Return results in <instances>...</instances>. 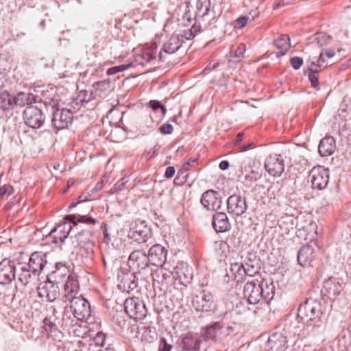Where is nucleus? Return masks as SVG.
I'll use <instances>...</instances> for the list:
<instances>
[{"mask_svg": "<svg viewBox=\"0 0 351 351\" xmlns=\"http://www.w3.org/2000/svg\"><path fill=\"white\" fill-rule=\"evenodd\" d=\"M64 297L67 300L77 298L76 295L78 293L79 291V282L75 275L70 274L68 276L64 285Z\"/></svg>", "mask_w": 351, "mask_h": 351, "instance_id": "nucleus-28", "label": "nucleus"}, {"mask_svg": "<svg viewBox=\"0 0 351 351\" xmlns=\"http://www.w3.org/2000/svg\"><path fill=\"white\" fill-rule=\"evenodd\" d=\"M171 348L172 346L167 343L165 338H160L158 351H171Z\"/></svg>", "mask_w": 351, "mask_h": 351, "instance_id": "nucleus-50", "label": "nucleus"}, {"mask_svg": "<svg viewBox=\"0 0 351 351\" xmlns=\"http://www.w3.org/2000/svg\"><path fill=\"white\" fill-rule=\"evenodd\" d=\"M249 20H250L249 17L241 16V17L238 18L237 20H235L234 22L241 23V22H246V21H247Z\"/></svg>", "mask_w": 351, "mask_h": 351, "instance_id": "nucleus-64", "label": "nucleus"}, {"mask_svg": "<svg viewBox=\"0 0 351 351\" xmlns=\"http://www.w3.org/2000/svg\"><path fill=\"white\" fill-rule=\"evenodd\" d=\"M128 263L130 267L138 269L139 272L141 270L147 267L149 261L145 252L138 250H134L130 254Z\"/></svg>", "mask_w": 351, "mask_h": 351, "instance_id": "nucleus-20", "label": "nucleus"}, {"mask_svg": "<svg viewBox=\"0 0 351 351\" xmlns=\"http://www.w3.org/2000/svg\"><path fill=\"white\" fill-rule=\"evenodd\" d=\"M322 55H324L326 58H332L335 56V52L334 49H323L322 51Z\"/></svg>", "mask_w": 351, "mask_h": 351, "instance_id": "nucleus-56", "label": "nucleus"}, {"mask_svg": "<svg viewBox=\"0 0 351 351\" xmlns=\"http://www.w3.org/2000/svg\"><path fill=\"white\" fill-rule=\"evenodd\" d=\"M23 114L25 123L32 128H40L45 123V117L43 113L35 106L27 108Z\"/></svg>", "mask_w": 351, "mask_h": 351, "instance_id": "nucleus-10", "label": "nucleus"}, {"mask_svg": "<svg viewBox=\"0 0 351 351\" xmlns=\"http://www.w3.org/2000/svg\"><path fill=\"white\" fill-rule=\"evenodd\" d=\"M201 343L199 334L188 332L182 337L180 347L183 351H199Z\"/></svg>", "mask_w": 351, "mask_h": 351, "instance_id": "nucleus-25", "label": "nucleus"}, {"mask_svg": "<svg viewBox=\"0 0 351 351\" xmlns=\"http://www.w3.org/2000/svg\"><path fill=\"white\" fill-rule=\"evenodd\" d=\"M312 187L322 190L326 187L329 180V172L322 166L313 167L310 172Z\"/></svg>", "mask_w": 351, "mask_h": 351, "instance_id": "nucleus-8", "label": "nucleus"}, {"mask_svg": "<svg viewBox=\"0 0 351 351\" xmlns=\"http://www.w3.org/2000/svg\"><path fill=\"white\" fill-rule=\"evenodd\" d=\"M130 237L139 243L146 242L151 237L152 232L145 221H136L130 228Z\"/></svg>", "mask_w": 351, "mask_h": 351, "instance_id": "nucleus-11", "label": "nucleus"}, {"mask_svg": "<svg viewBox=\"0 0 351 351\" xmlns=\"http://www.w3.org/2000/svg\"><path fill=\"white\" fill-rule=\"evenodd\" d=\"M243 295L250 304H257L261 300V287L258 281H247L243 287Z\"/></svg>", "mask_w": 351, "mask_h": 351, "instance_id": "nucleus-14", "label": "nucleus"}, {"mask_svg": "<svg viewBox=\"0 0 351 351\" xmlns=\"http://www.w3.org/2000/svg\"><path fill=\"white\" fill-rule=\"evenodd\" d=\"M75 215L66 216L64 219L67 221L60 223L54 228L47 236V240L54 243L63 242L68 237L73 227L77 226V222L75 221Z\"/></svg>", "mask_w": 351, "mask_h": 351, "instance_id": "nucleus-3", "label": "nucleus"}, {"mask_svg": "<svg viewBox=\"0 0 351 351\" xmlns=\"http://www.w3.org/2000/svg\"><path fill=\"white\" fill-rule=\"evenodd\" d=\"M243 135H244L243 132H239L237 135V137H236L235 141H234V144L235 145H239L241 142L242 138H243Z\"/></svg>", "mask_w": 351, "mask_h": 351, "instance_id": "nucleus-62", "label": "nucleus"}, {"mask_svg": "<svg viewBox=\"0 0 351 351\" xmlns=\"http://www.w3.org/2000/svg\"><path fill=\"white\" fill-rule=\"evenodd\" d=\"M335 149V141L332 136H326L322 138L319 145V153L323 156H328L332 154Z\"/></svg>", "mask_w": 351, "mask_h": 351, "instance_id": "nucleus-31", "label": "nucleus"}, {"mask_svg": "<svg viewBox=\"0 0 351 351\" xmlns=\"http://www.w3.org/2000/svg\"><path fill=\"white\" fill-rule=\"evenodd\" d=\"M86 198L83 199V198H82V195H80V196L79 197V200H78L77 202H71V205L69 206V208H74V207H75V206H76L79 203L82 202H84V201H86Z\"/></svg>", "mask_w": 351, "mask_h": 351, "instance_id": "nucleus-61", "label": "nucleus"}, {"mask_svg": "<svg viewBox=\"0 0 351 351\" xmlns=\"http://www.w3.org/2000/svg\"><path fill=\"white\" fill-rule=\"evenodd\" d=\"M324 56L322 55V52L319 54V57L317 61V63L315 64V68H322V67H326V66L324 65L325 60L324 58Z\"/></svg>", "mask_w": 351, "mask_h": 351, "instance_id": "nucleus-55", "label": "nucleus"}, {"mask_svg": "<svg viewBox=\"0 0 351 351\" xmlns=\"http://www.w3.org/2000/svg\"><path fill=\"white\" fill-rule=\"evenodd\" d=\"M16 277V267L14 263L8 259H3L0 263V284H10Z\"/></svg>", "mask_w": 351, "mask_h": 351, "instance_id": "nucleus-17", "label": "nucleus"}, {"mask_svg": "<svg viewBox=\"0 0 351 351\" xmlns=\"http://www.w3.org/2000/svg\"><path fill=\"white\" fill-rule=\"evenodd\" d=\"M289 339L284 332L276 327L269 337L268 345L273 351H280L286 347Z\"/></svg>", "mask_w": 351, "mask_h": 351, "instance_id": "nucleus-18", "label": "nucleus"}, {"mask_svg": "<svg viewBox=\"0 0 351 351\" xmlns=\"http://www.w3.org/2000/svg\"><path fill=\"white\" fill-rule=\"evenodd\" d=\"M298 322L296 319L287 317L281 320L276 327L284 332L287 337L291 338L298 332Z\"/></svg>", "mask_w": 351, "mask_h": 351, "instance_id": "nucleus-29", "label": "nucleus"}, {"mask_svg": "<svg viewBox=\"0 0 351 351\" xmlns=\"http://www.w3.org/2000/svg\"><path fill=\"white\" fill-rule=\"evenodd\" d=\"M93 341L96 346L103 347L106 342V335L102 332H98Z\"/></svg>", "mask_w": 351, "mask_h": 351, "instance_id": "nucleus-46", "label": "nucleus"}, {"mask_svg": "<svg viewBox=\"0 0 351 351\" xmlns=\"http://www.w3.org/2000/svg\"><path fill=\"white\" fill-rule=\"evenodd\" d=\"M147 106H149L152 109L154 113H157L156 117V120L155 121L156 123L165 117L167 110L165 107L162 106L160 101L156 100H151L147 104Z\"/></svg>", "mask_w": 351, "mask_h": 351, "instance_id": "nucleus-36", "label": "nucleus"}, {"mask_svg": "<svg viewBox=\"0 0 351 351\" xmlns=\"http://www.w3.org/2000/svg\"><path fill=\"white\" fill-rule=\"evenodd\" d=\"M298 315L309 326L319 327L324 323L321 302L315 299L308 298L298 308Z\"/></svg>", "mask_w": 351, "mask_h": 351, "instance_id": "nucleus-2", "label": "nucleus"}, {"mask_svg": "<svg viewBox=\"0 0 351 351\" xmlns=\"http://www.w3.org/2000/svg\"><path fill=\"white\" fill-rule=\"evenodd\" d=\"M241 173L244 176L245 179L250 182L256 181L261 176L257 171L253 169L248 171L246 166L245 168L241 166Z\"/></svg>", "mask_w": 351, "mask_h": 351, "instance_id": "nucleus-41", "label": "nucleus"}, {"mask_svg": "<svg viewBox=\"0 0 351 351\" xmlns=\"http://www.w3.org/2000/svg\"><path fill=\"white\" fill-rule=\"evenodd\" d=\"M13 104L23 107L31 105L36 102V96L33 93L26 92H19L13 97Z\"/></svg>", "mask_w": 351, "mask_h": 351, "instance_id": "nucleus-33", "label": "nucleus"}, {"mask_svg": "<svg viewBox=\"0 0 351 351\" xmlns=\"http://www.w3.org/2000/svg\"><path fill=\"white\" fill-rule=\"evenodd\" d=\"M175 168L172 166L168 167L165 172V176L166 178H171L175 174Z\"/></svg>", "mask_w": 351, "mask_h": 351, "instance_id": "nucleus-54", "label": "nucleus"}, {"mask_svg": "<svg viewBox=\"0 0 351 351\" xmlns=\"http://www.w3.org/2000/svg\"><path fill=\"white\" fill-rule=\"evenodd\" d=\"M159 267L153 270L152 272V278L154 282L158 284H164L167 282L173 275V272L169 268L167 267L165 264L158 265Z\"/></svg>", "mask_w": 351, "mask_h": 351, "instance_id": "nucleus-27", "label": "nucleus"}, {"mask_svg": "<svg viewBox=\"0 0 351 351\" xmlns=\"http://www.w3.org/2000/svg\"><path fill=\"white\" fill-rule=\"evenodd\" d=\"M158 53L156 43H151L136 54L134 60L137 64L144 65L158 58Z\"/></svg>", "mask_w": 351, "mask_h": 351, "instance_id": "nucleus-13", "label": "nucleus"}, {"mask_svg": "<svg viewBox=\"0 0 351 351\" xmlns=\"http://www.w3.org/2000/svg\"><path fill=\"white\" fill-rule=\"evenodd\" d=\"M47 263L46 254L36 252L31 255L29 263L25 265L32 270L34 276H39Z\"/></svg>", "mask_w": 351, "mask_h": 351, "instance_id": "nucleus-23", "label": "nucleus"}, {"mask_svg": "<svg viewBox=\"0 0 351 351\" xmlns=\"http://www.w3.org/2000/svg\"><path fill=\"white\" fill-rule=\"evenodd\" d=\"M73 243L84 250L86 254H92L95 244L93 232L89 230H83L75 235Z\"/></svg>", "mask_w": 351, "mask_h": 351, "instance_id": "nucleus-7", "label": "nucleus"}, {"mask_svg": "<svg viewBox=\"0 0 351 351\" xmlns=\"http://www.w3.org/2000/svg\"><path fill=\"white\" fill-rule=\"evenodd\" d=\"M124 308L128 315L136 321L143 319L147 314L143 301L136 297L127 298L124 302Z\"/></svg>", "mask_w": 351, "mask_h": 351, "instance_id": "nucleus-4", "label": "nucleus"}, {"mask_svg": "<svg viewBox=\"0 0 351 351\" xmlns=\"http://www.w3.org/2000/svg\"><path fill=\"white\" fill-rule=\"evenodd\" d=\"M192 304L197 311H210L214 306V297L210 292L203 291L193 298Z\"/></svg>", "mask_w": 351, "mask_h": 351, "instance_id": "nucleus-12", "label": "nucleus"}, {"mask_svg": "<svg viewBox=\"0 0 351 351\" xmlns=\"http://www.w3.org/2000/svg\"><path fill=\"white\" fill-rule=\"evenodd\" d=\"M343 291V286L337 280L329 278L324 282L322 295L330 300H335Z\"/></svg>", "mask_w": 351, "mask_h": 351, "instance_id": "nucleus-21", "label": "nucleus"}, {"mask_svg": "<svg viewBox=\"0 0 351 351\" xmlns=\"http://www.w3.org/2000/svg\"><path fill=\"white\" fill-rule=\"evenodd\" d=\"M68 273V269L66 267H63L62 269H56L49 276V279H53V282L58 285L60 283V280L62 278L66 276Z\"/></svg>", "mask_w": 351, "mask_h": 351, "instance_id": "nucleus-42", "label": "nucleus"}, {"mask_svg": "<svg viewBox=\"0 0 351 351\" xmlns=\"http://www.w3.org/2000/svg\"><path fill=\"white\" fill-rule=\"evenodd\" d=\"M13 97L8 91L0 93V108L3 110H9L14 108Z\"/></svg>", "mask_w": 351, "mask_h": 351, "instance_id": "nucleus-38", "label": "nucleus"}, {"mask_svg": "<svg viewBox=\"0 0 351 351\" xmlns=\"http://www.w3.org/2000/svg\"><path fill=\"white\" fill-rule=\"evenodd\" d=\"M173 126L169 123H165L159 128L160 132L165 134H171L173 132Z\"/></svg>", "mask_w": 351, "mask_h": 351, "instance_id": "nucleus-52", "label": "nucleus"}, {"mask_svg": "<svg viewBox=\"0 0 351 351\" xmlns=\"http://www.w3.org/2000/svg\"><path fill=\"white\" fill-rule=\"evenodd\" d=\"M265 168L271 176H280L285 170V160L280 154H270L265 161Z\"/></svg>", "mask_w": 351, "mask_h": 351, "instance_id": "nucleus-9", "label": "nucleus"}, {"mask_svg": "<svg viewBox=\"0 0 351 351\" xmlns=\"http://www.w3.org/2000/svg\"><path fill=\"white\" fill-rule=\"evenodd\" d=\"M195 163H196V160H192L185 162L182 168L179 170L178 173L179 174H183L186 171L189 170V167L190 165H193Z\"/></svg>", "mask_w": 351, "mask_h": 351, "instance_id": "nucleus-53", "label": "nucleus"}, {"mask_svg": "<svg viewBox=\"0 0 351 351\" xmlns=\"http://www.w3.org/2000/svg\"><path fill=\"white\" fill-rule=\"evenodd\" d=\"M227 207L230 214L236 216H241L245 213L247 206L245 197L233 195L228 197L227 200Z\"/></svg>", "mask_w": 351, "mask_h": 351, "instance_id": "nucleus-16", "label": "nucleus"}, {"mask_svg": "<svg viewBox=\"0 0 351 351\" xmlns=\"http://www.w3.org/2000/svg\"><path fill=\"white\" fill-rule=\"evenodd\" d=\"M315 62H311L309 66L310 73L308 74V80L313 88L319 89L318 73L319 70L317 68H315Z\"/></svg>", "mask_w": 351, "mask_h": 351, "instance_id": "nucleus-40", "label": "nucleus"}, {"mask_svg": "<svg viewBox=\"0 0 351 351\" xmlns=\"http://www.w3.org/2000/svg\"><path fill=\"white\" fill-rule=\"evenodd\" d=\"M315 257L311 243L303 246L298 253V261L302 267H309Z\"/></svg>", "mask_w": 351, "mask_h": 351, "instance_id": "nucleus-26", "label": "nucleus"}, {"mask_svg": "<svg viewBox=\"0 0 351 351\" xmlns=\"http://www.w3.org/2000/svg\"><path fill=\"white\" fill-rule=\"evenodd\" d=\"M132 66V64H122V65L117 66V69H119V72H121V71H123L128 69V68H130Z\"/></svg>", "mask_w": 351, "mask_h": 351, "instance_id": "nucleus-60", "label": "nucleus"}, {"mask_svg": "<svg viewBox=\"0 0 351 351\" xmlns=\"http://www.w3.org/2000/svg\"><path fill=\"white\" fill-rule=\"evenodd\" d=\"M259 286L261 287V299H263L267 304H269L275 295V287L274 285L262 281L259 283Z\"/></svg>", "mask_w": 351, "mask_h": 351, "instance_id": "nucleus-34", "label": "nucleus"}, {"mask_svg": "<svg viewBox=\"0 0 351 351\" xmlns=\"http://www.w3.org/2000/svg\"><path fill=\"white\" fill-rule=\"evenodd\" d=\"M290 64L294 69H299L303 64V60L299 57H293L290 59Z\"/></svg>", "mask_w": 351, "mask_h": 351, "instance_id": "nucleus-49", "label": "nucleus"}, {"mask_svg": "<svg viewBox=\"0 0 351 351\" xmlns=\"http://www.w3.org/2000/svg\"><path fill=\"white\" fill-rule=\"evenodd\" d=\"M274 45L279 50L278 53L284 55L290 48L289 38L287 35H282L274 42Z\"/></svg>", "mask_w": 351, "mask_h": 351, "instance_id": "nucleus-37", "label": "nucleus"}, {"mask_svg": "<svg viewBox=\"0 0 351 351\" xmlns=\"http://www.w3.org/2000/svg\"><path fill=\"white\" fill-rule=\"evenodd\" d=\"M167 250L160 244L153 245L148 251L149 263L153 265L158 266L165 264Z\"/></svg>", "mask_w": 351, "mask_h": 351, "instance_id": "nucleus-22", "label": "nucleus"}, {"mask_svg": "<svg viewBox=\"0 0 351 351\" xmlns=\"http://www.w3.org/2000/svg\"><path fill=\"white\" fill-rule=\"evenodd\" d=\"M212 223L217 232H225L231 228V224L225 213L218 212L213 215Z\"/></svg>", "mask_w": 351, "mask_h": 351, "instance_id": "nucleus-30", "label": "nucleus"}, {"mask_svg": "<svg viewBox=\"0 0 351 351\" xmlns=\"http://www.w3.org/2000/svg\"><path fill=\"white\" fill-rule=\"evenodd\" d=\"M77 222L84 223L88 225H95L98 223V221L92 217H87L86 215H80L77 218L76 217Z\"/></svg>", "mask_w": 351, "mask_h": 351, "instance_id": "nucleus-45", "label": "nucleus"}, {"mask_svg": "<svg viewBox=\"0 0 351 351\" xmlns=\"http://www.w3.org/2000/svg\"><path fill=\"white\" fill-rule=\"evenodd\" d=\"M202 32L200 23H182L180 29L176 31L162 45L158 53V60L165 61L169 55L177 52L182 47L185 40L193 39Z\"/></svg>", "mask_w": 351, "mask_h": 351, "instance_id": "nucleus-1", "label": "nucleus"}, {"mask_svg": "<svg viewBox=\"0 0 351 351\" xmlns=\"http://www.w3.org/2000/svg\"><path fill=\"white\" fill-rule=\"evenodd\" d=\"M43 324V328L48 333L53 332L57 330L56 325L53 323L49 318L44 319Z\"/></svg>", "mask_w": 351, "mask_h": 351, "instance_id": "nucleus-44", "label": "nucleus"}, {"mask_svg": "<svg viewBox=\"0 0 351 351\" xmlns=\"http://www.w3.org/2000/svg\"><path fill=\"white\" fill-rule=\"evenodd\" d=\"M118 278L125 289L134 290L138 286L136 277L133 272L128 271L126 273H124L123 271H121L118 275Z\"/></svg>", "mask_w": 351, "mask_h": 351, "instance_id": "nucleus-32", "label": "nucleus"}, {"mask_svg": "<svg viewBox=\"0 0 351 351\" xmlns=\"http://www.w3.org/2000/svg\"><path fill=\"white\" fill-rule=\"evenodd\" d=\"M223 325L221 322H215L210 326H206L204 339H213L215 338L218 330L223 328Z\"/></svg>", "mask_w": 351, "mask_h": 351, "instance_id": "nucleus-39", "label": "nucleus"}, {"mask_svg": "<svg viewBox=\"0 0 351 351\" xmlns=\"http://www.w3.org/2000/svg\"><path fill=\"white\" fill-rule=\"evenodd\" d=\"M221 197L219 192L208 190L204 192L201 198L202 206L209 210H217L221 206Z\"/></svg>", "mask_w": 351, "mask_h": 351, "instance_id": "nucleus-15", "label": "nucleus"}, {"mask_svg": "<svg viewBox=\"0 0 351 351\" xmlns=\"http://www.w3.org/2000/svg\"><path fill=\"white\" fill-rule=\"evenodd\" d=\"M230 165L228 161L227 160H223L219 163V168L221 170H226L229 167Z\"/></svg>", "mask_w": 351, "mask_h": 351, "instance_id": "nucleus-59", "label": "nucleus"}, {"mask_svg": "<svg viewBox=\"0 0 351 351\" xmlns=\"http://www.w3.org/2000/svg\"><path fill=\"white\" fill-rule=\"evenodd\" d=\"M101 228L103 231V234H104V238H103L104 243H105L106 244H109L111 242V237L108 231V225L106 223H103Z\"/></svg>", "mask_w": 351, "mask_h": 351, "instance_id": "nucleus-48", "label": "nucleus"}, {"mask_svg": "<svg viewBox=\"0 0 351 351\" xmlns=\"http://www.w3.org/2000/svg\"><path fill=\"white\" fill-rule=\"evenodd\" d=\"M245 51V45L243 43H240L234 52V56L236 58H242Z\"/></svg>", "mask_w": 351, "mask_h": 351, "instance_id": "nucleus-51", "label": "nucleus"}, {"mask_svg": "<svg viewBox=\"0 0 351 351\" xmlns=\"http://www.w3.org/2000/svg\"><path fill=\"white\" fill-rule=\"evenodd\" d=\"M297 351H315V350L312 348L311 346L304 345L302 348H300L299 346Z\"/></svg>", "mask_w": 351, "mask_h": 351, "instance_id": "nucleus-57", "label": "nucleus"}, {"mask_svg": "<svg viewBox=\"0 0 351 351\" xmlns=\"http://www.w3.org/2000/svg\"><path fill=\"white\" fill-rule=\"evenodd\" d=\"M73 114L70 110H57L53 113L52 124L58 130L66 128L71 123Z\"/></svg>", "mask_w": 351, "mask_h": 351, "instance_id": "nucleus-19", "label": "nucleus"}, {"mask_svg": "<svg viewBox=\"0 0 351 351\" xmlns=\"http://www.w3.org/2000/svg\"><path fill=\"white\" fill-rule=\"evenodd\" d=\"M257 304L258 305L256 306H255L254 308H253V309L250 308V310L253 311V313L255 316L261 317L266 313V311L267 310V309L265 308L264 307L267 306L269 304H267L265 302H259V303Z\"/></svg>", "mask_w": 351, "mask_h": 351, "instance_id": "nucleus-43", "label": "nucleus"}, {"mask_svg": "<svg viewBox=\"0 0 351 351\" xmlns=\"http://www.w3.org/2000/svg\"><path fill=\"white\" fill-rule=\"evenodd\" d=\"M13 193V187L10 184L0 186V198L5 195H11Z\"/></svg>", "mask_w": 351, "mask_h": 351, "instance_id": "nucleus-47", "label": "nucleus"}, {"mask_svg": "<svg viewBox=\"0 0 351 351\" xmlns=\"http://www.w3.org/2000/svg\"><path fill=\"white\" fill-rule=\"evenodd\" d=\"M173 278L178 280L181 285L186 286L193 278V274L189 266L184 263H179L173 267Z\"/></svg>", "mask_w": 351, "mask_h": 351, "instance_id": "nucleus-24", "label": "nucleus"}, {"mask_svg": "<svg viewBox=\"0 0 351 351\" xmlns=\"http://www.w3.org/2000/svg\"><path fill=\"white\" fill-rule=\"evenodd\" d=\"M252 143H247V145H243L240 147V149L238 150L239 152H245L252 147Z\"/></svg>", "mask_w": 351, "mask_h": 351, "instance_id": "nucleus-58", "label": "nucleus"}, {"mask_svg": "<svg viewBox=\"0 0 351 351\" xmlns=\"http://www.w3.org/2000/svg\"><path fill=\"white\" fill-rule=\"evenodd\" d=\"M118 72H119V69H117V66H114V67L110 68L108 70L107 74L108 75H113V74H115V73H117Z\"/></svg>", "mask_w": 351, "mask_h": 351, "instance_id": "nucleus-63", "label": "nucleus"}, {"mask_svg": "<svg viewBox=\"0 0 351 351\" xmlns=\"http://www.w3.org/2000/svg\"><path fill=\"white\" fill-rule=\"evenodd\" d=\"M69 301L71 302L70 308L75 318L82 321L90 317V307L86 300L82 297H77Z\"/></svg>", "mask_w": 351, "mask_h": 351, "instance_id": "nucleus-5", "label": "nucleus"}, {"mask_svg": "<svg viewBox=\"0 0 351 351\" xmlns=\"http://www.w3.org/2000/svg\"><path fill=\"white\" fill-rule=\"evenodd\" d=\"M34 276L32 273V270L29 269L27 266L24 265L20 268L17 279L23 286H27L33 280Z\"/></svg>", "mask_w": 351, "mask_h": 351, "instance_id": "nucleus-35", "label": "nucleus"}, {"mask_svg": "<svg viewBox=\"0 0 351 351\" xmlns=\"http://www.w3.org/2000/svg\"><path fill=\"white\" fill-rule=\"evenodd\" d=\"M37 292L39 298L49 302H53L60 296V287L58 285L48 278L47 281L39 285Z\"/></svg>", "mask_w": 351, "mask_h": 351, "instance_id": "nucleus-6", "label": "nucleus"}]
</instances>
